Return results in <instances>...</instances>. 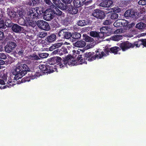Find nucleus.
I'll return each instance as SVG.
<instances>
[{
  "mask_svg": "<svg viewBox=\"0 0 146 146\" xmlns=\"http://www.w3.org/2000/svg\"><path fill=\"white\" fill-rule=\"evenodd\" d=\"M36 53H35L29 56L28 57V58L32 60L40 59L39 57L35 54Z\"/></svg>",
  "mask_w": 146,
  "mask_h": 146,
  "instance_id": "2f4dec72",
  "label": "nucleus"
},
{
  "mask_svg": "<svg viewBox=\"0 0 146 146\" xmlns=\"http://www.w3.org/2000/svg\"><path fill=\"white\" fill-rule=\"evenodd\" d=\"M56 39V36L55 35L52 34L48 36L46 38L45 40L46 41V44H49L54 41Z\"/></svg>",
  "mask_w": 146,
  "mask_h": 146,
  "instance_id": "a211bd4d",
  "label": "nucleus"
},
{
  "mask_svg": "<svg viewBox=\"0 0 146 146\" xmlns=\"http://www.w3.org/2000/svg\"><path fill=\"white\" fill-rule=\"evenodd\" d=\"M121 49L118 46H114L110 48V52L115 54H117V52L120 50Z\"/></svg>",
  "mask_w": 146,
  "mask_h": 146,
  "instance_id": "473e14b6",
  "label": "nucleus"
},
{
  "mask_svg": "<svg viewBox=\"0 0 146 146\" xmlns=\"http://www.w3.org/2000/svg\"><path fill=\"white\" fill-rule=\"evenodd\" d=\"M71 33L66 29H62L59 32L58 35L62 38L69 39L70 38L72 35Z\"/></svg>",
  "mask_w": 146,
  "mask_h": 146,
  "instance_id": "39448f33",
  "label": "nucleus"
},
{
  "mask_svg": "<svg viewBox=\"0 0 146 146\" xmlns=\"http://www.w3.org/2000/svg\"><path fill=\"white\" fill-rule=\"evenodd\" d=\"M17 46L15 42L13 41H9L4 47L5 51L8 53H10Z\"/></svg>",
  "mask_w": 146,
  "mask_h": 146,
  "instance_id": "6e6552de",
  "label": "nucleus"
},
{
  "mask_svg": "<svg viewBox=\"0 0 146 146\" xmlns=\"http://www.w3.org/2000/svg\"><path fill=\"white\" fill-rule=\"evenodd\" d=\"M143 39V45L145 47H146V38Z\"/></svg>",
  "mask_w": 146,
  "mask_h": 146,
  "instance_id": "69168bd1",
  "label": "nucleus"
},
{
  "mask_svg": "<svg viewBox=\"0 0 146 146\" xmlns=\"http://www.w3.org/2000/svg\"><path fill=\"white\" fill-rule=\"evenodd\" d=\"M36 8H38V9L37 10L38 13L39 14V18L41 17L44 16L45 13V11L44 9L43 8H39L38 7H36Z\"/></svg>",
  "mask_w": 146,
  "mask_h": 146,
  "instance_id": "f704fd0d",
  "label": "nucleus"
},
{
  "mask_svg": "<svg viewBox=\"0 0 146 146\" xmlns=\"http://www.w3.org/2000/svg\"><path fill=\"white\" fill-rule=\"evenodd\" d=\"M44 15L43 18L45 20L47 21H49L53 18L54 16L53 14L52 9H46L45 11Z\"/></svg>",
  "mask_w": 146,
  "mask_h": 146,
  "instance_id": "9d476101",
  "label": "nucleus"
},
{
  "mask_svg": "<svg viewBox=\"0 0 146 146\" xmlns=\"http://www.w3.org/2000/svg\"><path fill=\"white\" fill-rule=\"evenodd\" d=\"M10 78L11 79L13 78L14 79H12V80L11 79V81L10 80H9L8 82H7L8 84H7L8 85H7V86L8 87H10V86L11 87L12 86H13V85H14L15 84L14 82V81H12V80H15L14 79V77L13 78V76L11 75L10 77Z\"/></svg>",
  "mask_w": 146,
  "mask_h": 146,
  "instance_id": "ea45409f",
  "label": "nucleus"
},
{
  "mask_svg": "<svg viewBox=\"0 0 146 146\" xmlns=\"http://www.w3.org/2000/svg\"><path fill=\"white\" fill-rule=\"evenodd\" d=\"M4 45L3 43H0V52L2 51L3 50Z\"/></svg>",
  "mask_w": 146,
  "mask_h": 146,
  "instance_id": "e2e57ef3",
  "label": "nucleus"
},
{
  "mask_svg": "<svg viewBox=\"0 0 146 146\" xmlns=\"http://www.w3.org/2000/svg\"><path fill=\"white\" fill-rule=\"evenodd\" d=\"M146 27V24L142 22L138 23L136 26V28L140 30L145 29Z\"/></svg>",
  "mask_w": 146,
  "mask_h": 146,
  "instance_id": "bb28decb",
  "label": "nucleus"
},
{
  "mask_svg": "<svg viewBox=\"0 0 146 146\" xmlns=\"http://www.w3.org/2000/svg\"><path fill=\"white\" fill-rule=\"evenodd\" d=\"M135 12L132 9L127 10L124 14V16L125 17L133 18L135 16Z\"/></svg>",
  "mask_w": 146,
  "mask_h": 146,
  "instance_id": "ddd939ff",
  "label": "nucleus"
},
{
  "mask_svg": "<svg viewBox=\"0 0 146 146\" xmlns=\"http://www.w3.org/2000/svg\"><path fill=\"white\" fill-rule=\"evenodd\" d=\"M19 17L21 18H23L22 17L24 16V13L21 11H19Z\"/></svg>",
  "mask_w": 146,
  "mask_h": 146,
  "instance_id": "0e129e2a",
  "label": "nucleus"
},
{
  "mask_svg": "<svg viewBox=\"0 0 146 146\" xmlns=\"http://www.w3.org/2000/svg\"><path fill=\"white\" fill-rule=\"evenodd\" d=\"M29 77L30 79H34L36 77H38L41 75L40 73L39 72H36L35 74H32Z\"/></svg>",
  "mask_w": 146,
  "mask_h": 146,
  "instance_id": "a18cd8bd",
  "label": "nucleus"
},
{
  "mask_svg": "<svg viewBox=\"0 0 146 146\" xmlns=\"http://www.w3.org/2000/svg\"><path fill=\"white\" fill-rule=\"evenodd\" d=\"M7 13L8 16L11 19H13L15 18L16 15V12L13 10L9 8H8L7 10Z\"/></svg>",
  "mask_w": 146,
  "mask_h": 146,
  "instance_id": "412c9836",
  "label": "nucleus"
},
{
  "mask_svg": "<svg viewBox=\"0 0 146 146\" xmlns=\"http://www.w3.org/2000/svg\"><path fill=\"white\" fill-rule=\"evenodd\" d=\"M83 39L86 42H92L94 40V39L88 36L87 35L85 34L83 35Z\"/></svg>",
  "mask_w": 146,
  "mask_h": 146,
  "instance_id": "cd10ccee",
  "label": "nucleus"
},
{
  "mask_svg": "<svg viewBox=\"0 0 146 146\" xmlns=\"http://www.w3.org/2000/svg\"><path fill=\"white\" fill-rule=\"evenodd\" d=\"M143 39H138L137 41L135 42L134 43L132 44L133 48L135 46L137 47H139L141 45H143Z\"/></svg>",
  "mask_w": 146,
  "mask_h": 146,
  "instance_id": "c756f323",
  "label": "nucleus"
},
{
  "mask_svg": "<svg viewBox=\"0 0 146 146\" xmlns=\"http://www.w3.org/2000/svg\"><path fill=\"white\" fill-rule=\"evenodd\" d=\"M7 75L5 74H4L2 77V78L3 79L2 80H4L5 82H7Z\"/></svg>",
  "mask_w": 146,
  "mask_h": 146,
  "instance_id": "052dcab7",
  "label": "nucleus"
},
{
  "mask_svg": "<svg viewBox=\"0 0 146 146\" xmlns=\"http://www.w3.org/2000/svg\"><path fill=\"white\" fill-rule=\"evenodd\" d=\"M111 12L112 11L114 13H119L121 11L120 9L118 7H114L111 9Z\"/></svg>",
  "mask_w": 146,
  "mask_h": 146,
  "instance_id": "49530a36",
  "label": "nucleus"
},
{
  "mask_svg": "<svg viewBox=\"0 0 146 146\" xmlns=\"http://www.w3.org/2000/svg\"><path fill=\"white\" fill-rule=\"evenodd\" d=\"M59 53L60 56L64 54L68 53L67 48L65 46H63L60 49V51H59Z\"/></svg>",
  "mask_w": 146,
  "mask_h": 146,
  "instance_id": "c85d7f7f",
  "label": "nucleus"
},
{
  "mask_svg": "<svg viewBox=\"0 0 146 146\" xmlns=\"http://www.w3.org/2000/svg\"><path fill=\"white\" fill-rule=\"evenodd\" d=\"M132 43L127 41H124L119 44V46L122 51H125L131 48H133Z\"/></svg>",
  "mask_w": 146,
  "mask_h": 146,
  "instance_id": "1a4fd4ad",
  "label": "nucleus"
},
{
  "mask_svg": "<svg viewBox=\"0 0 146 146\" xmlns=\"http://www.w3.org/2000/svg\"><path fill=\"white\" fill-rule=\"evenodd\" d=\"M86 0H74L73 4L74 6L78 8L82 7L86 3Z\"/></svg>",
  "mask_w": 146,
  "mask_h": 146,
  "instance_id": "f3484780",
  "label": "nucleus"
},
{
  "mask_svg": "<svg viewBox=\"0 0 146 146\" xmlns=\"http://www.w3.org/2000/svg\"><path fill=\"white\" fill-rule=\"evenodd\" d=\"M11 29L12 31L17 33H21L22 27L17 24H13L11 26Z\"/></svg>",
  "mask_w": 146,
  "mask_h": 146,
  "instance_id": "4468645a",
  "label": "nucleus"
},
{
  "mask_svg": "<svg viewBox=\"0 0 146 146\" xmlns=\"http://www.w3.org/2000/svg\"><path fill=\"white\" fill-rule=\"evenodd\" d=\"M30 70V69L27 64L19 62L16 64L15 68L12 70V73L15 76L14 79L17 80L22 78Z\"/></svg>",
  "mask_w": 146,
  "mask_h": 146,
  "instance_id": "f03ea898",
  "label": "nucleus"
},
{
  "mask_svg": "<svg viewBox=\"0 0 146 146\" xmlns=\"http://www.w3.org/2000/svg\"><path fill=\"white\" fill-rule=\"evenodd\" d=\"M56 6L59 7L60 9L63 10H66L68 8V5H64L63 3H62L61 2Z\"/></svg>",
  "mask_w": 146,
  "mask_h": 146,
  "instance_id": "4c0bfd02",
  "label": "nucleus"
},
{
  "mask_svg": "<svg viewBox=\"0 0 146 146\" xmlns=\"http://www.w3.org/2000/svg\"><path fill=\"white\" fill-rule=\"evenodd\" d=\"M42 0H32L33 5H36L39 4L40 3V2Z\"/></svg>",
  "mask_w": 146,
  "mask_h": 146,
  "instance_id": "3c124183",
  "label": "nucleus"
},
{
  "mask_svg": "<svg viewBox=\"0 0 146 146\" xmlns=\"http://www.w3.org/2000/svg\"><path fill=\"white\" fill-rule=\"evenodd\" d=\"M53 3L56 5L59 4L61 2L60 0H52Z\"/></svg>",
  "mask_w": 146,
  "mask_h": 146,
  "instance_id": "13d9d810",
  "label": "nucleus"
},
{
  "mask_svg": "<svg viewBox=\"0 0 146 146\" xmlns=\"http://www.w3.org/2000/svg\"><path fill=\"white\" fill-rule=\"evenodd\" d=\"M92 15L94 17L101 20L104 19L106 17V14L104 12L98 9L94 11Z\"/></svg>",
  "mask_w": 146,
  "mask_h": 146,
  "instance_id": "0eeeda50",
  "label": "nucleus"
},
{
  "mask_svg": "<svg viewBox=\"0 0 146 146\" xmlns=\"http://www.w3.org/2000/svg\"><path fill=\"white\" fill-rule=\"evenodd\" d=\"M68 13L72 15L76 14L78 11V8L71 5L70 6L68 9Z\"/></svg>",
  "mask_w": 146,
  "mask_h": 146,
  "instance_id": "6ab92c4d",
  "label": "nucleus"
},
{
  "mask_svg": "<svg viewBox=\"0 0 146 146\" xmlns=\"http://www.w3.org/2000/svg\"><path fill=\"white\" fill-rule=\"evenodd\" d=\"M13 24L10 19H6L5 22V25L9 27H11Z\"/></svg>",
  "mask_w": 146,
  "mask_h": 146,
  "instance_id": "58836bf2",
  "label": "nucleus"
},
{
  "mask_svg": "<svg viewBox=\"0 0 146 146\" xmlns=\"http://www.w3.org/2000/svg\"><path fill=\"white\" fill-rule=\"evenodd\" d=\"M30 81V78L29 77H26L23 78L21 80V83H24L26 82H29Z\"/></svg>",
  "mask_w": 146,
  "mask_h": 146,
  "instance_id": "8fccbe9b",
  "label": "nucleus"
},
{
  "mask_svg": "<svg viewBox=\"0 0 146 146\" xmlns=\"http://www.w3.org/2000/svg\"><path fill=\"white\" fill-rule=\"evenodd\" d=\"M138 4L139 5H146V0H140L138 2Z\"/></svg>",
  "mask_w": 146,
  "mask_h": 146,
  "instance_id": "603ef678",
  "label": "nucleus"
},
{
  "mask_svg": "<svg viewBox=\"0 0 146 146\" xmlns=\"http://www.w3.org/2000/svg\"><path fill=\"white\" fill-rule=\"evenodd\" d=\"M90 35L93 37L97 38L98 39L103 38V34L100 32L98 33L96 31H91L90 33Z\"/></svg>",
  "mask_w": 146,
  "mask_h": 146,
  "instance_id": "dca6fc26",
  "label": "nucleus"
},
{
  "mask_svg": "<svg viewBox=\"0 0 146 146\" xmlns=\"http://www.w3.org/2000/svg\"><path fill=\"white\" fill-rule=\"evenodd\" d=\"M48 54L46 53H40L39 54V57L42 58H47L48 56Z\"/></svg>",
  "mask_w": 146,
  "mask_h": 146,
  "instance_id": "de8ad7c7",
  "label": "nucleus"
},
{
  "mask_svg": "<svg viewBox=\"0 0 146 146\" xmlns=\"http://www.w3.org/2000/svg\"><path fill=\"white\" fill-rule=\"evenodd\" d=\"M44 2H45L46 4L49 5H50L52 4V3L50 0H43Z\"/></svg>",
  "mask_w": 146,
  "mask_h": 146,
  "instance_id": "4d7b16f0",
  "label": "nucleus"
},
{
  "mask_svg": "<svg viewBox=\"0 0 146 146\" xmlns=\"http://www.w3.org/2000/svg\"><path fill=\"white\" fill-rule=\"evenodd\" d=\"M72 1L73 0H62L63 2L65 4H70Z\"/></svg>",
  "mask_w": 146,
  "mask_h": 146,
  "instance_id": "bf43d9fd",
  "label": "nucleus"
},
{
  "mask_svg": "<svg viewBox=\"0 0 146 146\" xmlns=\"http://www.w3.org/2000/svg\"><path fill=\"white\" fill-rule=\"evenodd\" d=\"M7 58V56L5 54L3 53H0V58L3 59H5Z\"/></svg>",
  "mask_w": 146,
  "mask_h": 146,
  "instance_id": "5fc2aeb1",
  "label": "nucleus"
},
{
  "mask_svg": "<svg viewBox=\"0 0 146 146\" xmlns=\"http://www.w3.org/2000/svg\"><path fill=\"white\" fill-rule=\"evenodd\" d=\"M121 20H117L113 23L114 26L116 27H122Z\"/></svg>",
  "mask_w": 146,
  "mask_h": 146,
  "instance_id": "37998d69",
  "label": "nucleus"
},
{
  "mask_svg": "<svg viewBox=\"0 0 146 146\" xmlns=\"http://www.w3.org/2000/svg\"><path fill=\"white\" fill-rule=\"evenodd\" d=\"M39 68L42 73H50L57 70L56 68L47 64H40Z\"/></svg>",
  "mask_w": 146,
  "mask_h": 146,
  "instance_id": "20e7f679",
  "label": "nucleus"
},
{
  "mask_svg": "<svg viewBox=\"0 0 146 146\" xmlns=\"http://www.w3.org/2000/svg\"><path fill=\"white\" fill-rule=\"evenodd\" d=\"M122 35H114L111 37V39L113 41H118L122 39Z\"/></svg>",
  "mask_w": 146,
  "mask_h": 146,
  "instance_id": "e433bc0d",
  "label": "nucleus"
},
{
  "mask_svg": "<svg viewBox=\"0 0 146 146\" xmlns=\"http://www.w3.org/2000/svg\"><path fill=\"white\" fill-rule=\"evenodd\" d=\"M37 25L39 28L45 31H49L50 30V26L46 22L43 20H39L37 22Z\"/></svg>",
  "mask_w": 146,
  "mask_h": 146,
  "instance_id": "423d86ee",
  "label": "nucleus"
},
{
  "mask_svg": "<svg viewBox=\"0 0 146 146\" xmlns=\"http://www.w3.org/2000/svg\"><path fill=\"white\" fill-rule=\"evenodd\" d=\"M108 19H110L111 20L117 19L118 17V15L116 13H111L108 15Z\"/></svg>",
  "mask_w": 146,
  "mask_h": 146,
  "instance_id": "a878e982",
  "label": "nucleus"
},
{
  "mask_svg": "<svg viewBox=\"0 0 146 146\" xmlns=\"http://www.w3.org/2000/svg\"><path fill=\"white\" fill-rule=\"evenodd\" d=\"M4 37V34L3 32L0 31V40H2Z\"/></svg>",
  "mask_w": 146,
  "mask_h": 146,
  "instance_id": "680f3d73",
  "label": "nucleus"
},
{
  "mask_svg": "<svg viewBox=\"0 0 146 146\" xmlns=\"http://www.w3.org/2000/svg\"><path fill=\"white\" fill-rule=\"evenodd\" d=\"M27 20V22L26 26L31 27L33 28L35 27L37 25V22L35 20Z\"/></svg>",
  "mask_w": 146,
  "mask_h": 146,
  "instance_id": "5701e85b",
  "label": "nucleus"
},
{
  "mask_svg": "<svg viewBox=\"0 0 146 146\" xmlns=\"http://www.w3.org/2000/svg\"><path fill=\"white\" fill-rule=\"evenodd\" d=\"M4 24L5 23L3 21H0V29L5 28Z\"/></svg>",
  "mask_w": 146,
  "mask_h": 146,
  "instance_id": "6e6d98bb",
  "label": "nucleus"
},
{
  "mask_svg": "<svg viewBox=\"0 0 146 146\" xmlns=\"http://www.w3.org/2000/svg\"><path fill=\"white\" fill-rule=\"evenodd\" d=\"M56 64L59 65V67L62 68L65 67V65L64 64L63 61L61 58L58 56H56Z\"/></svg>",
  "mask_w": 146,
  "mask_h": 146,
  "instance_id": "aec40b11",
  "label": "nucleus"
},
{
  "mask_svg": "<svg viewBox=\"0 0 146 146\" xmlns=\"http://www.w3.org/2000/svg\"><path fill=\"white\" fill-rule=\"evenodd\" d=\"M53 8L52 9L54 16L55 15H61L62 12L54 5H53Z\"/></svg>",
  "mask_w": 146,
  "mask_h": 146,
  "instance_id": "b1692460",
  "label": "nucleus"
},
{
  "mask_svg": "<svg viewBox=\"0 0 146 146\" xmlns=\"http://www.w3.org/2000/svg\"><path fill=\"white\" fill-rule=\"evenodd\" d=\"M72 57V56L70 55H68L66 56L64 58H63V63H64V65H65V67L67 64L70 65H72L73 64L74 65V64L73 62H74V61L72 60L71 62Z\"/></svg>",
  "mask_w": 146,
  "mask_h": 146,
  "instance_id": "f8f14e48",
  "label": "nucleus"
},
{
  "mask_svg": "<svg viewBox=\"0 0 146 146\" xmlns=\"http://www.w3.org/2000/svg\"><path fill=\"white\" fill-rule=\"evenodd\" d=\"M121 23H122V27H123L126 29H130L132 27L134 24L133 23H130L128 21L125 20H121Z\"/></svg>",
  "mask_w": 146,
  "mask_h": 146,
  "instance_id": "2eb2a0df",
  "label": "nucleus"
},
{
  "mask_svg": "<svg viewBox=\"0 0 146 146\" xmlns=\"http://www.w3.org/2000/svg\"><path fill=\"white\" fill-rule=\"evenodd\" d=\"M60 51V49H58L55 50H54L52 53H53L54 54H59V51Z\"/></svg>",
  "mask_w": 146,
  "mask_h": 146,
  "instance_id": "338daca9",
  "label": "nucleus"
},
{
  "mask_svg": "<svg viewBox=\"0 0 146 146\" xmlns=\"http://www.w3.org/2000/svg\"><path fill=\"white\" fill-rule=\"evenodd\" d=\"M71 37L74 41L79 39L81 37V35L79 33L74 32L72 33L71 34Z\"/></svg>",
  "mask_w": 146,
  "mask_h": 146,
  "instance_id": "393cba45",
  "label": "nucleus"
},
{
  "mask_svg": "<svg viewBox=\"0 0 146 146\" xmlns=\"http://www.w3.org/2000/svg\"><path fill=\"white\" fill-rule=\"evenodd\" d=\"M108 16H107L106 19L103 22V24L104 25H110L113 22L110 19H108Z\"/></svg>",
  "mask_w": 146,
  "mask_h": 146,
  "instance_id": "a19ab883",
  "label": "nucleus"
},
{
  "mask_svg": "<svg viewBox=\"0 0 146 146\" xmlns=\"http://www.w3.org/2000/svg\"><path fill=\"white\" fill-rule=\"evenodd\" d=\"M88 22V21L85 20H80L78 21L77 23V25L80 26H83L87 25Z\"/></svg>",
  "mask_w": 146,
  "mask_h": 146,
  "instance_id": "72a5a7b5",
  "label": "nucleus"
},
{
  "mask_svg": "<svg viewBox=\"0 0 146 146\" xmlns=\"http://www.w3.org/2000/svg\"><path fill=\"white\" fill-rule=\"evenodd\" d=\"M96 53L92 52H86L84 54L83 58L82 57V55H80L77 57V60L80 61L81 64L83 63L87 64V60L91 62L95 60L96 58H101L103 56H106V54L103 51L101 52L100 53L99 52L98 50L96 51Z\"/></svg>",
  "mask_w": 146,
  "mask_h": 146,
  "instance_id": "f257e3e1",
  "label": "nucleus"
},
{
  "mask_svg": "<svg viewBox=\"0 0 146 146\" xmlns=\"http://www.w3.org/2000/svg\"><path fill=\"white\" fill-rule=\"evenodd\" d=\"M38 8H32L29 9L27 12L25 17L27 20H35L39 18V14L38 13Z\"/></svg>",
  "mask_w": 146,
  "mask_h": 146,
  "instance_id": "7ed1b4c3",
  "label": "nucleus"
},
{
  "mask_svg": "<svg viewBox=\"0 0 146 146\" xmlns=\"http://www.w3.org/2000/svg\"><path fill=\"white\" fill-rule=\"evenodd\" d=\"M109 28L108 27H103L100 29V33H102L103 35V37L104 36V34H107Z\"/></svg>",
  "mask_w": 146,
  "mask_h": 146,
  "instance_id": "7c9ffc66",
  "label": "nucleus"
},
{
  "mask_svg": "<svg viewBox=\"0 0 146 146\" xmlns=\"http://www.w3.org/2000/svg\"><path fill=\"white\" fill-rule=\"evenodd\" d=\"M27 22V20L26 21L23 18H20L19 19L18 21V23L19 24L25 26Z\"/></svg>",
  "mask_w": 146,
  "mask_h": 146,
  "instance_id": "c9c22d12",
  "label": "nucleus"
},
{
  "mask_svg": "<svg viewBox=\"0 0 146 146\" xmlns=\"http://www.w3.org/2000/svg\"><path fill=\"white\" fill-rule=\"evenodd\" d=\"M113 3L112 1L111 0H102L100 4V6L104 7H108L111 6ZM108 10H109V9Z\"/></svg>",
  "mask_w": 146,
  "mask_h": 146,
  "instance_id": "9b49d317",
  "label": "nucleus"
},
{
  "mask_svg": "<svg viewBox=\"0 0 146 146\" xmlns=\"http://www.w3.org/2000/svg\"><path fill=\"white\" fill-rule=\"evenodd\" d=\"M47 33H46L43 32H40L39 33V36L40 38H44L46 36Z\"/></svg>",
  "mask_w": 146,
  "mask_h": 146,
  "instance_id": "864d4df0",
  "label": "nucleus"
},
{
  "mask_svg": "<svg viewBox=\"0 0 146 146\" xmlns=\"http://www.w3.org/2000/svg\"><path fill=\"white\" fill-rule=\"evenodd\" d=\"M86 45V43L83 40L78 41L74 43V45L76 47L83 48Z\"/></svg>",
  "mask_w": 146,
  "mask_h": 146,
  "instance_id": "4be33fe9",
  "label": "nucleus"
},
{
  "mask_svg": "<svg viewBox=\"0 0 146 146\" xmlns=\"http://www.w3.org/2000/svg\"><path fill=\"white\" fill-rule=\"evenodd\" d=\"M6 82L4 80L2 79H0V84L4 85L5 84Z\"/></svg>",
  "mask_w": 146,
  "mask_h": 146,
  "instance_id": "774afa93",
  "label": "nucleus"
},
{
  "mask_svg": "<svg viewBox=\"0 0 146 146\" xmlns=\"http://www.w3.org/2000/svg\"><path fill=\"white\" fill-rule=\"evenodd\" d=\"M56 57L54 56L53 57L50 58L49 59V64L50 65H54L56 64Z\"/></svg>",
  "mask_w": 146,
  "mask_h": 146,
  "instance_id": "79ce46f5",
  "label": "nucleus"
},
{
  "mask_svg": "<svg viewBox=\"0 0 146 146\" xmlns=\"http://www.w3.org/2000/svg\"><path fill=\"white\" fill-rule=\"evenodd\" d=\"M63 43L62 42L55 43L53 45L55 49L58 48L60 47L62 45Z\"/></svg>",
  "mask_w": 146,
  "mask_h": 146,
  "instance_id": "09e8293b",
  "label": "nucleus"
},
{
  "mask_svg": "<svg viewBox=\"0 0 146 146\" xmlns=\"http://www.w3.org/2000/svg\"><path fill=\"white\" fill-rule=\"evenodd\" d=\"M24 50L23 48H18L17 49L16 51V53L18 54L19 56H22L24 54Z\"/></svg>",
  "mask_w": 146,
  "mask_h": 146,
  "instance_id": "c03bdc74",
  "label": "nucleus"
}]
</instances>
